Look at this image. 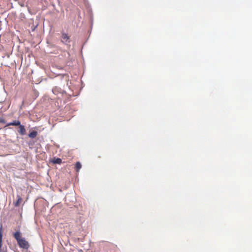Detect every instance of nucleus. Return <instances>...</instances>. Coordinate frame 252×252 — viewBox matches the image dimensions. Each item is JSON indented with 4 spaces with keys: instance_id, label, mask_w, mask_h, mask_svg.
Returning <instances> with one entry per match:
<instances>
[{
    "instance_id": "f257e3e1",
    "label": "nucleus",
    "mask_w": 252,
    "mask_h": 252,
    "mask_svg": "<svg viewBox=\"0 0 252 252\" xmlns=\"http://www.w3.org/2000/svg\"><path fill=\"white\" fill-rule=\"evenodd\" d=\"M13 237L17 241L19 247L23 249L28 250L30 245L25 238L22 237V234L20 231H17L13 234Z\"/></svg>"
},
{
    "instance_id": "f03ea898",
    "label": "nucleus",
    "mask_w": 252,
    "mask_h": 252,
    "mask_svg": "<svg viewBox=\"0 0 252 252\" xmlns=\"http://www.w3.org/2000/svg\"><path fill=\"white\" fill-rule=\"evenodd\" d=\"M69 39V36L67 34L65 33H62L61 41L63 43L65 44L69 43L70 42Z\"/></svg>"
},
{
    "instance_id": "7ed1b4c3",
    "label": "nucleus",
    "mask_w": 252,
    "mask_h": 252,
    "mask_svg": "<svg viewBox=\"0 0 252 252\" xmlns=\"http://www.w3.org/2000/svg\"><path fill=\"white\" fill-rule=\"evenodd\" d=\"M20 125H21V123H20V122L19 121L15 120V121H14L12 122L8 123L6 125V126H19Z\"/></svg>"
},
{
    "instance_id": "20e7f679",
    "label": "nucleus",
    "mask_w": 252,
    "mask_h": 252,
    "mask_svg": "<svg viewBox=\"0 0 252 252\" xmlns=\"http://www.w3.org/2000/svg\"><path fill=\"white\" fill-rule=\"evenodd\" d=\"M19 130H18L19 133L22 135H24L26 134V129L24 126L20 125L19 126Z\"/></svg>"
},
{
    "instance_id": "39448f33",
    "label": "nucleus",
    "mask_w": 252,
    "mask_h": 252,
    "mask_svg": "<svg viewBox=\"0 0 252 252\" xmlns=\"http://www.w3.org/2000/svg\"><path fill=\"white\" fill-rule=\"evenodd\" d=\"M17 200L14 203L15 206H18L22 201V199L20 195L17 196Z\"/></svg>"
},
{
    "instance_id": "423d86ee",
    "label": "nucleus",
    "mask_w": 252,
    "mask_h": 252,
    "mask_svg": "<svg viewBox=\"0 0 252 252\" xmlns=\"http://www.w3.org/2000/svg\"><path fill=\"white\" fill-rule=\"evenodd\" d=\"M82 165L81 163L79 161H77L75 166V168L76 171V172H79L80 169L81 168Z\"/></svg>"
},
{
    "instance_id": "0eeeda50",
    "label": "nucleus",
    "mask_w": 252,
    "mask_h": 252,
    "mask_svg": "<svg viewBox=\"0 0 252 252\" xmlns=\"http://www.w3.org/2000/svg\"><path fill=\"white\" fill-rule=\"evenodd\" d=\"M37 135V132L36 131H32V132H30L29 134V136L30 138H35Z\"/></svg>"
},
{
    "instance_id": "6e6552de",
    "label": "nucleus",
    "mask_w": 252,
    "mask_h": 252,
    "mask_svg": "<svg viewBox=\"0 0 252 252\" xmlns=\"http://www.w3.org/2000/svg\"><path fill=\"white\" fill-rule=\"evenodd\" d=\"M54 162L55 163L60 164L62 162V159L58 158L54 161Z\"/></svg>"
},
{
    "instance_id": "1a4fd4ad",
    "label": "nucleus",
    "mask_w": 252,
    "mask_h": 252,
    "mask_svg": "<svg viewBox=\"0 0 252 252\" xmlns=\"http://www.w3.org/2000/svg\"><path fill=\"white\" fill-rule=\"evenodd\" d=\"M0 123L5 124V123H6V121L3 118L0 117Z\"/></svg>"
}]
</instances>
